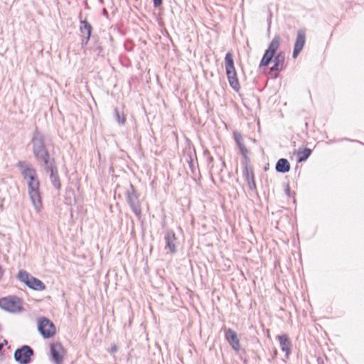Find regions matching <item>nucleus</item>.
Listing matches in <instances>:
<instances>
[{"instance_id":"obj_1","label":"nucleus","mask_w":364,"mask_h":364,"mask_svg":"<svg viewBox=\"0 0 364 364\" xmlns=\"http://www.w3.org/2000/svg\"><path fill=\"white\" fill-rule=\"evenodd\" d=\"M24 162L19 161L18 167L21 171L24 179L28 180V193L32 205L36 212H40L42 208V199L39 191L40 182L38 179L36 171L33 168L24 167Z\"/></svg>"},{"instance_id":"obj_2","label":"nucleus","mask_w":364,"mask_h":364,"mask_svg":"<svg viewBox=\"0 0 364 364\" xmlns=\"http://www.w3.org/2000/svg\"><path fill=\"white\" fill-rule=\"evenodd\" d=\"M280 43L281 37L278 35L275 36L270 42L267 49L264 51L259 63L260 68L267 66L272 60L276 64L284 68L285 53L283 51H280L277 53V50L280 46Z\"/></svg>"},{"instance_id":"obj_3","label":"nucleus","mask_w":364,"mask_h":364,"mask_svg":"<svg viewBox=\"0 0 364 364\" xmlns=\"http://www.w3.org/2000/svg\"><path fill=\"white\" fill-rule=\"evenodd\" d=\"M0 309L12 314L20 313L23 310V301L16 295L0 298Z\"/></svg>"},{"instance_id":"obj_4","label":"nucleus","mask_w":364,"mask_h":364,"mask_svg":"<svg viewBox=\"0 0 364 364\" xmlns=\"http://www.w3.org/2000/svg\"><path fill=\"white\" fill-rule=\"evenodd\" d=\"M225 73L230 87L236 92L240 90V86L237 79L234 60L232 54L228 52L225 57Z\"/></svg>"},{"instance_id":"obj_5","label":"nucleus","mask_w":364,"mask_h":364,"mask_svg":"<svg viewBox=\"0 0 364 364\" xmlns=\"http://www.w3.org/2000/svg\"><path fill=\"white\" fill-rule=\"evenodd\" d=\"M31 144L32 145V151L35 158L48 151L46 146L45 138L36 128L33 133Z\"/></svg>"},{"instance_id":"obj_6","label":"nucleus","mask_w":364,"mask_h":364,"mask_svg":"<svg viewBox=\"0 0 364 364\" xmlns=\"http://www.w3.org/2000/svg\"><path fill=\"white\" fill-rule=\"evenodd\" d=\"M130 190L126 193L127 202L135 215L140 218L141 215V203L139 200V194L135 191L134 186L129 183Z\"/></svg>"},{"instance_id":"obj_7","label":"nucleus","mask_w":364,"mask_h":364,"mask_svg":"<svg viewBox=\"0 0 364 364\" xmlns=\"http://www.w3.org/2000/svg\"><path fill=\"white\" fill-rule=\"evenodd\" d=\"M33 355L34 351L32 348L29 346L23 345L16 349L14 358L15 361L19 364H29Z\"/></svg>"},{"instance_id":"obj_8","label":"nucleus","mask_w":364,"mask_h":364,"mask_svg":"<svg viewBox=\"0 0 364 364\" xmlns=\"http://www.w3.org/2000/svg\"><path fill=\"white\" fill-rule=\"evenodd\" d=\"M38 331L43 338L53 337L56 332L55 326L52 321L46 317H41L38 321Z\"/></svg>"},{"instance_id":"obj_9","label":"nucleus","mask_w":364,"mask_h":364,"mask_svg":"<svg viewBox=\"0 0 364 364\" xmlns=\"http://www.w3.org/2000/svg\"><path fill=\"white\" fill-rule=\"evenodd\" d=\"M306 42V32L304 29L297 31L296 41L292 53L293 58H296L302 50Z\"/></svg>"},{"instance_id":"obj_10","label":"nucleus","mask_w":364,"mask_h":364,"mask_svg":"<svg viewBox=\"0 0 364 364\" xmlns=\"http://www.w3.org/2000/svg\"><path fill=\"white\" fill-rule=\"evenodd\" d=\"M64 348L60 343H53L50 345V355L55 364H61L63 360Z\"/></svg>"},{"instance_id":"obj_11","label":"nucleus","mask_w":364,"mask_h":364,"mask_svg":"<svg viewBox=\"0 0 364 364\" xmlns=\"http://www.w3.org/2000/svg\"><path fill=\"white\" fill-rule=\"evenodd\" d=\"M225 338L235 351L241 349L240 339L234 330L231 328L225 329Z\"/></svg>"},{"instance_id":"obj_12","label":"nucleus","mask_w":364,"mask_h":364,"mask_svg":"<svg viewBox=\"0 0 364 364\" xmlns=\"http://www.w3.org/2000/svg\"><path fill=\"white\" fill-rule=\"evenodd\" d=\"M35 159L40 165L43 166L45 171L56 166L55 160L54 157L50 155L49 151L44 153Z\"/></svg>"},{"instance_id":"obj_13","label":"nucleus","mask_w":364,"mask_h":364,"mask_svg":"<svg viewBox=\"0 0 364 364\" xmlns=\"http://www.w3.org/2000/svg\"><path fill=\"white\" fill-rule=\"evenodd\" d=\"M164 240L166 242L165 249L168 250L171 254L176 253L178 242L174 232L168 230L164 237Z\"/></svg>"},{"instance_id":"obj_14","label":"nucleus","mask_w":364,"mask_h":364,"mask_svg":"<svg viewBox=\"0 0 364 364\" xmlns=\"http://www.w3.org/2000/svg\"><path fill=\"white\" fill-rule=\"evenodd\" d=\"M276 338L279 342L281 350L285 352V356L287 358H288L291 353V343L289 336L287 334H282L277 336Z\"/></svg>"},{"instance_id":"obj_15","label":"nucleus","mask_w":364,"mask_h":364,"mask_svg":"<svg viewBox=\"0 0 364 364\" xmlns=\"http://www.w3.org/2000/svg\"><path fill=\"white\" fill-rule=\"evenodd\" d=\"M243 175L245 178V180L247 181L249 184V187L251 190L256 189V183L255 182V176L252 168L245 164L243 170Z\"/></svg>"},{"instance_id":"obj_16","label":"nucleus","mask_w":364,"mask_h":364,"mask_svg":"<svg viewBox=\"0 0 364 364\" xmlns=\"http://www.w3.org/2000/svg\"><path fill=\"white\" fill-rule=\"evenodd\" d=\"M46 172L50 173V179L52 185L58 190H60L61 188V183L60 181L57 166H53L52 168L46 170Z\"/></svg>"},{"instance_id":"obj_17","label":"nucleus","mask_w":364,"mask_h":364,"mask_svg":"<svg viewBox=\"0 0 364 364\" xmlns=\"http://www.w3.org/2000/svg\"><path fill=\"white\" fill-rule=\"evenodd\" d=\"M275 170L278 173H286L290 170V164L286 159H280L275 165Z\"/></svg>"},{"instance_id":"obj_18","label":"nucleus","mask_w":364,"mask_h":364,"mask_svg":"<svg viewBox=\"0 0 364 364\" xmlns=\"http://www.w3.org/2000/svg\"><path fill=\"white\" fill-rule=\"evenodd\" d=\"M26 286L28 288L35 291H43L46 289L45 284L40 279L33 276L31 277V279L29 280V282H28V284Z\"/></svg>"},{"instance_id":"obj_19","label":"nucleus","mask_w":364,"mask_h":364,"mask_svg":"<svg viewBox=\"0 0 364 364\" xmlns=\"http://www.w3.org/2000/svg\"><path fill=\"white\" fill-rule=\"evenodd\" d=\"M80 31L82 37L91 36L92 27L86 20H80Z\"/></svg>"},{"instance_id":"obj_20","label":"nucleus","mask_w":364,"mask_h":364,"mask_svg":"<svg viewBox=\"0 0 364 364\" xmlns=\"http://www.w3.org/2000/svg\"><path fill=\"white\" fill-rule=\"evenodd\" d=\"M311 149L309 148H301L300 147L298 149L297 155H298V159L297 161L299 163L304 162L307 160V159L310 156L311 154Z\"/></svg>"},{"instance_id":"obj_21","label":"nucleus","mask_w":364,"mask_h":364,"mask_svg":"<svg viewBox=\"0 0 364 364\" xmlns=\"http://www.w3.org/2000/svg\"><path fill=\"white\" fill-rule=\"evenodd\" d=\"M32 275H31L29 273H28L25 270H20L18 273L17 278L18 279L25 284L26 285L28 284V282H29V280L31 279Z\"/></svg>"},{"instance_id":"obj_22","label":"nucleus","mask_w":364,"mask_h":364,"mask_svg":"<svg viewBox=\"0 0 364 364\" xmlns=\"http://www.w3.org/2000/svg\"><path fill=\"white\" fill-rule=\"evenodd\" d=\"M235 141H236L239 149L245 146L242 142V136L239 132H235L233 133Z\"/></svg>"},{"instance_id":"obj_23","label":"nucleus","mask_w":364,"mask_h":364,"mask_svg":"<svg viewBox=\"0 0 364 364\" xmlns=\"http://www.w3.org/2000/svg\"><path fill=\"white\" fill-rule=\"evenodd\" d=\"M114 114L117 122L119 124H124L126 122V117L124 116V114H120L119 110L117 108L114 109Z\"/></svg>"},{"instance_id":"obj_24","label":"nucleus","mask_w":364,"mask_h":364,"mask_svg":"<svg viewBox=\"0 0 364 364\" xmlns=\"http://www.w3.org/2000/svg\"><path fill=\"white\" fill-rule=\"evenodd\" d=\"M283 70V68L278 64L274 63L273 65L270 68L271 72H279Z\"/></svg>"},{"instance_id":"obj_25","label":"nucleus","mask_w":364,"mask_h":364,"mask_svg":"<svg viewBox=\"0 0 364 364\" xmlns=\"http://www.w3.org/2000/svg\"><path fill=\"white\" fill-rule=\"evenodd\" d=\"M285 193L286 195L289 197V198H294V195H295V193H292L290 190V188H289V185L287 183L286 185V187H285Z\"/></svg>"},{"instance_id":"obj_26","label":"nucleus","mask_w":364,"mask_h":364,"mask_svg":"<svg viewBox=\"0 0 364 364\" xmlns=\"http://www.w3.org/2000/svg\"><path fill=\"white\" fill-rule=\"evenodd\" d=\"M240 153L242 155L244 159L246 161L248 160L249 159L247 157L248 150L247 149V148L245 146L241 147V149H240Z\"/></svg>"},{"instance_id":"obj_27","label":"nucleus","mask_w":364,"mask_h":364,"mask_svg":"<svg viewBox=\"0 0 364 364\" xmlns=\"http://www.w3.org/2000/svg\"><path fill=\"white\" fill-rule=\"evenodd\" d=\"M90 39V36L82 37L81 46L82 48L85 47L87 44Z\"/></svg>"},{"instance_id":"obj_28","label":"nucleus","mask_w":364,"mask_h":364,"mask_svg":"<svg viewBox=\"0 0 364 364\" xmlns=\"http://www.w3.org/2000/svg\"><path fill=\"white\" fill-rule=\"evenodd\" d=\"M162 0H153V4L154 7H159L162 4Z\"/></svg>"},{"instance_id":"obj_29","label":"nucleus","mask_w":364,"mask_h":364,"mask_svg":"<svg viewBox=\"0 0 364 364\" xmlns=\"http://www.w3.org/2000/svg\"><path fill=\"white\" fill-rule=\"evenodd\" d=\"M118 348L117 346L114 345L111 347L110 352L111 353H115L117 350Z\"/></svg>"},{"instance_id":"obj_30","label":"nucleus","mask_w":364,"mask_h":364,"mask_svg":"<svg viewBox=\"0 0 364 364\" xmlns=\"http://www.w3.org/2000/svg\"><path fill=\"white\" fill-rule=\"evenodd\" d=\"M317 362L318 364H324L323 361L321 358H318Z\"/></svg>"},{"instance_id":"obj_31","label":"nucleus","mask_w":364,"mask_h":364,"mask_svg":"<svg viewBox=\"0 0 364 364\" xmlns=\"http://www.w3.org/2000/svg\"><path fill=\"white\" fill-rule=\"evenodd\" d=\"M103 14L106 16L107 15V11L105 9H103Z\"/></svg>"},{"instance_id":"obj_32","label":"nucleus","mask_w":364,"mask_h":364,"mask_svg":"<svg viewBox=\"0 0 364 364\" xmlns=\"http://www.w3.org/2000/svg\"><path fill=\"white\" fill-rule=\"evenodd\" d=\"M213 157H209V158H208V161H209V163L212 162V161H213Z\"/></svg>"},{"instance_id":"obj_33","label":"nucleus","mask_w":364,"mask_h":364,"mask_svg":"<svg viewBox=\"0 0 364 364\" xmlns=\"http://www.w3.org/2000/svg\"><path fill=\"white\" fill-rule=\"evenodd\" d=\"M220 165L222 167H224L225 166V164L224 161H221Z\"/></svg>"},{"instance_id":"obj_34","label":"nucleus","mask_w":364,"mask_h":364,"mask_svg":"<svg viewBox=\"0 0 364 364\" xmlns=\"http://www.w3.org/2000/svg\"><path fill=\"white\" fill-rule=\"evenodd\" d=\"M4 346V343H0V350H1L2 348Z\"/></svg>"},{"instance_id":"obj_35","label":"nucleus","mask_w":364,"mask_h":364,"mask_svg":"<svg viewBox=\"0 0 364 364\" xmlns=\"http://www.w3.org/2000/svg\"><path fill=\"white\" fill-rule=\"evenodd\" d=\"M188 163H189V166L191 167V166H192V161L191 160Z\"/></svg>"},{"instance_id":"obj_36","label":"nucleus","mask_w":364,"mask_h":364,"mask_svg":"<svg viewBox=\"0 0 364 364\" xmlns=\"http://www.w3.org/2000/svg\"><path fill=\"white\" fill-rule=\"evenodd\" d=\"M4 343H5V344H6V343H7L6 340H4Z\"/></svg>"}]
</instances>
